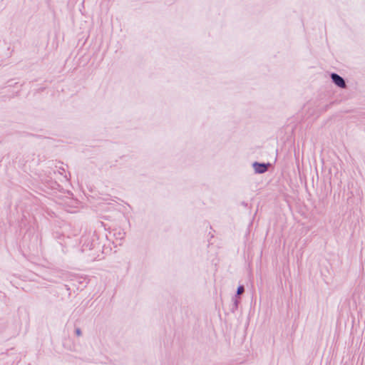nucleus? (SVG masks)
<instances>
[{
    "label": "nucleus",
    "instance_id": "obj_1",
    "mask_svg": "<svg viewBox=\"0 0 365 365\" xmlns=\"http://www.w3.org/2000/svg\"><path fill=\"white\" fill-rule=\"evenodd\" d=\"M98 239L96 235H93L92 236L82 237L81 242L82 245V250H92L95 249L100 248V244L98 243Z\"/></svg>",
    "mask_w": 365,
    "mask_h": 365
},
{
    "label": "nucleus",
    "instance_id": "obj_2",
    "mask_svg": "<svg viewBox=\"0 0 365 365\" xmlns=\"http://www.w3.org/2000/svg\"><path fill=\"white\" fill-rule=\"evenodd\" d=\"M269 165V163L255 161L252 163V167L254 169L255 173L263 174L267 171V167Z\"/></svg>",
    "mask_w": 365,
    "mask_h": 365
},
{
    "label": "nucleus",
    "instance_id": "obj_3",
    "mask_svg": "<svg viewBox=\"0 0 365 365\" xmlns=\"http://www.w3.org/2000/svg\"><path fill=\"white\" fill-rule=\"evenodd\" d=\"M331 82L334 83L337 87L344 88L346 87V82L344 78L336 73H331L330 74Z\"/></svg>",
    "mask_w": 365,
    "mask_h": 365
},
{
    "label": "nucleus",
    "instance_id": "obj_4",
    "mask_svg": "<svg viewBox=\"0 0 365 365\" xmlns=\"http://www.w3.org/2000/svg\"><path fill=\"white\" fill-rule=\"evenodd\" d=\"M232 303L230 305V311L232 313H235L239 307V304L241 303V298H236V296L232 297Z\"/></svg>",
    "mask_w": 365,
    "mask_h": 365
},
{
    "label": "nucleus",
    "instance_id": "obj_5",
    "mask_svg": "<svg viewBox=\"0 0 365 365\" xmlns=\"http://www.w3.org/2000/svg\"><path fill=\"white\" fill-rule=\"evenodd\" d=\"M45 186L51 190H56L60 185L56 181L49 180L45 182Z\"/></svg>",
    "mask_w": 365,
    "mask_h": 365
},
{
    "label": "nucleus",
    "instance_id": "obj_6",
    "mask_svg": "<svg viewBox=\"0 0 365 365\" xmlns=\"http://www.w3.org/2000/svg\"><path fill=\"white\" fill-rule=\"evenodd\" d=\"M245 291V287L244 285H242V284H240L237 288V291H236V293L234 296H236V298H241L240 297V295L241 294H242Z\"/></svg>",
    "mask_w": 365,
    "mask_h": 365
},
{
    "label": "nucleus",
    "instance_id": "obj_7",
    "mask_svg": "<svg viewBox=\"0 0 365 365\" xmlns=\"http://www.w3.org/2000/svg\"><path fill=\"white\" fill-rule=\"evenodd\" d=\"M125 232H118V234L115 233L114 235H116V237L119 239H123L125 237Z\"/></svg>",
    "mask_w": 365,
    "mask_h": 365
},
{
    "label": "nucleus",
    "instance_id": "obj_8",
    "mask_svg": "<svg viewBox=\"0 0 365 365\" xmlns=\"http://www.w3.org/2000/svg\"><path fill=\"white\" fill-rule=\"evenodd\" d=\"M75 334L77 336H81L82 335V331H81V329L79 327H76L75 329Z\"/></svg>",
    "mask_w": 365,
    "mask_h": 365
},
{
    "label": "nucleus",
    "instance_id": "obj_9",
    "mask_svg": "<svg viewBox=\"0 0 365 365\" xmlns=\"http://www.w3.org/2000/svg\"><path fill=\"white\" fill-rule=\"evenodd\" d=\"M241 205L245 207H247V205H248L247 202H246L245 201L241 202Z\"/></svg>",
    "mask_w": 365,
    "mask_h": 365
},
{
    "label": "nucleus",
    "instance_id": "obj_10",
    "mask_svg": "<svg viewBox=\"0 0 365 365\" xmlns=\"http://www.w3.org/2000/svg\"><path fill=\"white\" fill-rule=\"evenodd\" d=\"M13 81L12 80H10L8 81V86H14V83L12 82Z\"/></svg>",
    "mask_w": 365,
    "mask_h": 365
},
{
    "label": "nucleus",
    "instance_id": "obj_11",
    "mask_svg": "<svg viewBox=\"0 0 365 365\" xmlns=\"http://www.w3.org/2000/svg\"><path fill=\"white\" fill-rule=\"evenodd\" d=\"M19 91H16V92L15 93V94H14V96H18V95H19Z\"/></svg>",
    "mask_w": 365,
    "mask_h": 365
}]
</instances>
